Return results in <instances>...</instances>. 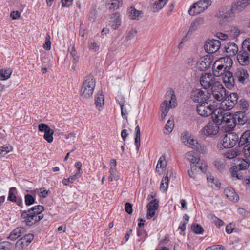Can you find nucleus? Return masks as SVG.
<instances>
[{
    "label": "nucleus",
    "instance_id": "f257e3e1",
    "mask_svg": "<svg viewBox=\"0 0 250 250\" xmlns=\"http://www.w3.org/2000/svg\"><path fill=\"white\" fill-rule=\"evenodd\" d=\"M43 210V206L40 205L35 206L28 210L23 211L21 219L26 225L31 226L43 218V214L42 212Z\"/></svg>",
    "mask_w": 250,
    "mask_h": 250
},
{
    "label": "nucleus",
    "instance_id": "f03ea898",
    "mask_svg": "<svg viewBox=\"0 0 250 250\" xmlns=\"http://www.w3.org/2000/svg\"><path fill=\"white\" fill-rule=\"evenodd\" d=\"M240 163L232 166L229 169L231 176L233 178L243 181L246 186L250 184V178L247 174L246 169L249 167L250 162L248 160H240Z\"/></svg>",
    "mask_w": 250,
    "mask_h": 250
},
{
    "label": "nucleus",
    "instance_id": "7ed1b4c3",
    "mask_svg": "<svg viewBox=\"0 0 250 250\" xmlns=\"http://www.w3.org/2000/svg\"><path fill=\"white\" fill-rule=\"evenodd\" d=\"M197 112L199 115L203 117L211 116L212 120L217 118L218 114L221 113V108H217L214 102L206 101L197 106Z\"/></svg>",
    "mask_w": 250,
    "mask_h": 250
},
{
    "label": "nucleus",
    "instance_id": "20e7f679",
    "mask_svg": "<svg viewBox=\"0 0 250 250\" xmlns=\"http://www.w3.org/2000/svg\"><path fill=\"white\" fill-rule=\"evenodd\" d=\"M217 118L214 119V121L220 125L223 123H226L229 129L233 130L236 125V119L235 115L228 112H225L224 110L221 108V113L217 115Z\"/></svg>",
    "mask_w": 250,
    "mask_h": 250
},
{
    "label": "nucleus",
    "instance_id": "39448f33",
    "mask_svg": "<svg viewBox=\"0 0 250 250\" xmlns=\"http://www.w3.org/2000/svg\"><path fill=\"white\" fill-rule=\"evenodd\" d=\"M95 86V81L92 76L85 77L81 89V96L84 98L92 96Z\"/></svg>",
    "mask_w": 250,
    "mask_h": 250
},
{
    "label": "nucleus",
    "instance_id": "423d86ee",
    "mask_svg": "<svg viewBox=\"0 0 250 250\" xmlns=\"http://www.w3.org/2000/svg\"><path fill=\"white\" fill-rule=\"evenodd\" d=\"M239 137L234 132L226 134L223 137L220 144H218L217 147L221 149L223 148H229L234 146L238 142Z\"/></svg>",
    "mask_w": 250,
    "mask_h": 250
},
{
    "label": "nucleus",
    "instance_id": "0eeeda50",
    "mask_svg": "<svg viewBox=\"0 0 250 250\" xmlns=\"http://www.w3.org/2000/svg\"><path fill=\"white\" fill-rule=\"evenodd\" d=\"M211 4L210 0H203L198 1L192 5L188 10L190 15H198L207 9Z\"/></svg>",
    "mask_w": 250,
    "mask_h": 250
},
{
    "label": "nucleus",
    "instance_id": "6e6552de",
    "mask_svg": "<svg viewBox=\"0 0 250 250\" xmlns=\"http://www.w3.org/2000/svg\"><path fill=\"white\" fill-rule=\"evenodd\" d=\"M186 159L189 161L191 163L192 170H196L197 168L201 170L203 172L206 171V166L204 167L200 165L199 161L200 160L198 154L194 151H189L185 154Z\"/></svg>",
    "mask_w": 250,
    "mask_h": 250
},
{
    "label": "nucleus",
    "instance_id": "1a4fd4ad",
    "mask_svg": "<svg viewBox=\"0 0 250 250\" xmlns=\"http://www.w3.org/2000/svg\"><path fill=\"white\" fill-rule=\"evenodd\" d=\"M212 93L214 98L218 101L225 100L226 96V90L223 85L217 82L211 87Z\"/></svg>",
    "mask_w": 250,
    "mask_h": 250
},
{
    "label": "nucleus",
    "instance_id": "9d476101",
    "mask_svg": "<svg viewBox=\"0 0 250 250\" xmlns=\"http://www.w3.org/2000/svg\"><path fill=\"white\" fill-rule=\"evenodd\" d=\"M210 97V94L206 90L203 91L200 89L192 90L191 98L194 102L202 103L208 101Z\"/></svg>",
    "mask_w": 250,
    "mask_h": 250
},
{
    "label": "nucleus",
    "instance_id": "9b49d317",
    "mask_svg": "<svg viewBox=\"0 0 250 250\" xmlns=\"http://www.w3.org/2000/svg\"><path fill=\"white\" fill-rule=\"evenodd\" d=\"M220 124L213 122H209L200 131V132L205 136H209L215 135L219 131Z\"/></svg>",
    "mask_w": 250,
    "mask_h": 250
},
{
    "label": "nucleus",
    "instance_id": "f8f14e48",
    "mask_svg": "<svg viewBox=\"0 0 250 250\" xmlns=\"http://www.w3.org/2000/svg\"><path fill=\"white\" fill-rule=\"evenodd\" d=\"M235 10L233 9V5L231 8L229 7H222L220 9L216 16L224 21H228L229 18L234 16Z\"/></svg>",
    "mask_w": 250,
    "mask_h": 250
},
{
    "label": "nucleus",
    "instance_id": "ddd939ff",
    "mask_svg": "<svg viewBox=\"0 0 250 250\" xmlns=\"http://www.w3.org/2000/svg\"><path fill=\"white\" fill-rule=\"evenodd\" d=\"M170 97L171 99L168 102L167 100H165L161 104L160 109L162 112V117L163 118L167 115L170 108H175L177 105L175 95L172 94Z\"/></svg>",
    "mask_w": 250,
    "mask_h": 250
},
{
    "label": "nucleus",
    "instance_id": "4468645a",
    "mask_svg": "<svg viewBox=\"0 0 250 250\" xmlns=\"http://www.w3.org/2000/svg\"><path fill=\"white\" fill-rule=\"evenodd\" d=\"M221 42L218 40H208L205 43L204 49L206 52L212 54L218 50L221 46Z\"/></svg>",
    "mask_w": 250,
    "mask_h": 250
},
{
    "label": "nucleus",
    "instance_id": "2eb2a0df",
    "mask_svg": "<svg viewBox=\"0 0 250 250\" xmlns=\"http://www.w3.org/2000/svg\"><path fill=\"white\" fill-rule=\"evenodd\" d=\"M239 96L236 93H231L228 97V100H223L221 105L225 110H229L231 109L238 103Z\"/></svg>",
    "mask_w": 250,
    "mask_h": 250
},
{
    "label": "nucleus",
    "instance_id": "dca6fc26",
    "mask_svg": "<svg viewBox=\"0 0 250 250\" xmlns=\"http://www.w3.org/2000/svg\"><path fill=\"white\" fill-rule=\"evenodd\" d=\"M200 83L206 90L209 88L218 81H215L214 76L211 73H205L200 79Z\"/></svg>",
    "mask_w": 250,
    "mask_h": 250
},
{
    "label": "nucleus",
    "instance_id": "f3484780",
    "mask_svg": "<svg viewBox=\"0 0 250 250\" xmlns=\"http://www.w3.org/2000/svg\"><path fill=\"white\" fill-rule=\"evenodd\" d=\"M228 70L222 76L223 83L228 89H231L234 86L235 79L232 73Z\"/></svg>",
    "mask_w": 250,
    "mask_h": 250
},
{
    "label": "nucleus",
    "instance_id": "a211bd4d",
    "mask_svg": "<svg viewBox=\"0 0 250 250\" xmlns=\"http://www.w3.org/2000/svg\"><path fill=\"white\" fill-rule=\"evenodd\" d=\"M235 81L237 80L240 83L244 84L246 80L248 79L249 75L247 70L243 68H238L234 74Z\"/></svg>",
    "mask_w": 250,
    "mask_h": 250
},
{
    "label": "nucleus",
    "instance_id": "6ab92c4d",
    "mask_svg": "<svg viewBox=\"0 0 250 250\" xmlns=\"http://www.w3.org/2000/svg\"><path fill=\"white\" fill-rule=\"evenodd\" d=\"M237 59L239 64L242 66L248 65L250 63V54L242 49L237 53Z\"/></svg>",
    "mask_w": 250,
    "mask_h": 250
},
{
    "label": "nucleus",
    "instance_id": "aec40b11",
    "mask_svg": "<svg viewBox=\"0 0 250 250\" xmlns=\"http://www.w3.org/2000/svg\"><path fill=\"white\" fill-rule=\"evenodd\" d=\"M173 171L171 168H167L166 176L164 177L161 182L160 189L162 192L167 190L169 182V178L172 177L173 175Z\"/></svg>",
    "mask_w": 250,
    "mask_h": 250
},
{
    "label": "nucleus",
    "instance_id": "412c9836",
    "mask_svg": "<svg viewBox=\"0 0 250 250\" xmlns=\"http://www.w3.org/2000/svg\"><path fill=\"white\" fill-rule=\"evenodd\" d=\"M212 60L208 56L201 58L197 63L198 69L200 71H206L210 67Z\"/></svg>",
    "mask_w": 250,
    "mask_h": 250
},
{
    "label": "nucleus",
    "instance_id": "4be33fe9",
    "mask_svg": "<svg viewBox=\"0 0 250 250\" xmlns=\"http://www.w3.org/2000/svg\"><path fill=\"white\" fill-rule=\"evenodd\" d=\"M26 229L23 227H17L12 231L8 239L14 241L26 233Z\"/></svg>",
    "mask_w": 250,
    "mask_h": 250
},
{
    "label": "nucleus",
    "instance_id": "5701e85b",
    "mask_svg": "<svg viewBox=\"0 0 250 250\" xmlns=\"http://www.w3.org/2000/svg\"><path fill=\"white\" fill-rule=\"evenodd\" d=\"M224 49L227 53V55L229 57L234 56L238 53V47L234 42H228L225 47Z\"/></svg>",
    "mask_w": 250,
    "mask_h": 250
},
{
    "label": "nucleus",
    "instance_id": "b1692460",
    "mask_svg": "<svg viewBox=\"0 0 250 250\" xmlns=\"http://www.w3.org/2000/svg\"><path fill=\"white\" fill-rule=\"evenodd\" d=\"M225 196L231 202H237L239 200V196L231 187H227L224 191Z\"/></svg>",
    "mask_w": 250,
    "mask_h": 250
},
{
    "label": "nucleus",
    "instance_id": "393cba45",
    "mask_svg": "<svg viewBox=\"0 0 250 250\" xmlns=\"http://www.w3.org/2000/svg\"><path fill=\"white\" fill-rule=\"evenodd\" d=\"M250 4V0H237L233 5L235 12H239Z\"/></svg>",
    "mask_w": 250,
    "mask_h": 250
},
{
    "label": "nucleus",
    "instance_id": "a878e982",
    "mask_svg": "<svg viewBox=\"0 0 250 250\" xmlns=\"http://www.w3.org/2000/svg\"><path fill=\"white\" fill-rule=\"evenodd\" d=\"M32 194H34L35 197H37L39 201L42 198H44L48 195V191L44 188L36 189L31 191Z\"/></svg>",
    "mask_w": 250,
    "mask_h": 250
},
{
    "label": "nucleus",
    "instance_id": "bb28decb",
    "mask_svg": "<svg viewBox=\"0 0 250 250\" xmlns=\"http://www.w3.org/2000/svg\"><path fill=\"white\" fill-rule=\"evenodd\" d=\"M168 0H152V10L154 12H158L166 4Z\"/></svg>",
    "mask_w": 250,
    "mask_h": 250
},
{
    "label": "nucleus",
    "instance_id": "cd10ccee",
    "mask_svg": "<svg viewBox=\"0 0 250 250\" xmlns=\"http://www.w3.org/2000/svg\"><path fill=\"white\" fill-rule=\"evenodd\" d=\"M236 121L237 120L238 124L240 125H243L247 121L248 117L245 111L237 112L235 114Z\"/></svg>",
    "mask_w": 250,
    "mask_h": 250
},
{
    "label": "nucleus",
    "instance_id": "c85d7f7f",
    "mask_svg": "<svg viewBox=\"0 0 250 250\" xmlns=\"http://www.w3.org/2000/svg\"><path fill=\"white\" fill-rule=\"evenodd\" d=\"M229 69V68L227 66H225L223 64H219L217 66L216 69L213 71V75L216 77L222 76L225 72L227 71Z\"/></svg>",
    "mask_w": 250,
    "mask_h": 250
},
{
    "label": "nucleus",
    "instance_id": "c756f323",
    "mask_svg": "<svg viewBox=\"0 0 250 250\" xmlns=\"http://www.w3.org/2000/svg\"><path fill=\"white\" fill-rule=\"evenodd\" d=\"M118 104L120 106L121 110V115L124 119H127L128 110L127 108L125 105V99L121 98L120 100H118Z\"/></svg>",
    "mask_w": 250,
    "mask_h": 250
},
{
    "label": "nucleus",
    "instance_id": "7c9ffc66",
    "mask_svg": "<svg viewBox=\"0 0 250 250\" xmlns=\"http://www.w3.org/2000/svg\"><path fill=\"white\" fill-rule=\"evenodd\" d=\"M159 204H148L147 206V210L146 218L148 219L153 217L155 213L156 210L158 208Z\"/></svg>",
    "mask_w": 250,
    "mask_h": 250
},
{
    "label": "nucleus",
    "instance_id": "2f4dec72",
    "mask_svg": "<svg viewBox=\"0 0 250 250\" xmlns=\"http://www.w3.org/2000/svg\"><path fill=\"white\" fill-rule=\"evenodd\" d=\"M129 17L132 20H138L142 14L141 11L137 10L135 8L131 7L128 10Z\"/></svg>",
    "mask_w": 250,
    "mask_h": 250
},
{
    "label": "nucleus",
    "instance_id": "473e14b6",
    "mask_svg": "<svg viewBox=\"0 0 250 250\" xmlns=\"http://www.w3.org/2000/svg\"><path fill=\"white\" fill-rule=\"evenodd\" d=\"M12 70L10 68L1 69L0 70V80H6L10 78Z\"/></svg>",
    "mask_w": 250,
    "mask_h": 250
},
{
    "label": "nucleus",
    "instance_id": "72a5a7b5",
    "mask_svg": "<svg viewBox=\"0 0 250 250\" xmlns=\"http://www.w3.org/2000/svg\"><path fill=\"white\" fill-rule=\"evenodd\" d=\"M111 19L115 23L112 25V27L114 29H116L121 24V19L119 13H114L112 14L111 15Z\"/></svg>",
    "mask_w": 250,
    "mask_h": 250
},
{
    "label": "nucleus",
    "instance_id": "f704fd0d",
    "mask_svg": "<svg viewBox=\"0 0 250 250\" xmlns=\"http://www.w3.org/2000/svg\"><path fill=\"white\" fill-rule=\"evenodd\" d=\"M104 95L99 92L95 96V101L96 107H102L104 104Z\"/></svg>",
    "mask_w": 250,
    "mask_h": 250
},
{
    "label": "nucleus",
    "instance_id": "c9c22d12",
    "mask_svg": "<svg viewBox=\"0 0 250 250\" xmlns=\"http://www.w3.org/2000/svg\"><path fill=\"white\" fill-rule=\"evenodd\" d=\"M17 189L15 187L11 188L9 189L8 196V200L12 202H17Z\"/></svg>",
    "mask_w": 250,
    "mask_h": 250
},
{
    "label": "nucleus",
    "instance_id": "e433bc0d",
    "mask_svg": "<svg viewBox=\"0 0 250 250\" xmlns=\"http://www.w3.org/2000/svg\"><path fill=\"white\" fill-rule=\"evenodd\" d=\"M122 1L121 0H112L111 2L108 3V8L111 11H114L118 9L122 4Z\"/></svg>",
    "mask_w": 250,
    "mask_h": 250
},
{
    "label": "nucleus",
    "instance_id": "4c0bfd02",
    "mask_svg": "<svg viewBox=\"0 0 250 250\" xmlns=\"http://www.w3.org/2000/svg\"><path fill=\"white\" fill-rule=\"evenodd\" d=\"M28 245L29 244L21 238L16 243V247L17 250H24L27 248Z\"/></svg>",
    "mask_w": 250,
    "mask_h": 250
},
{
    "label": "nucleus",
    "instance_id": "58836bf2",
    "mask_svg": "<svg viewBox=\"0 0 250 250\" xmlns=\"http://www.w3.org/2000/svg\"><path fill=\"white\" fill-rule=\"evenodd\" d=\"M203 20L200 18L194 20L190 25L189 32L195 31L197 28L198 26L203 22Z\"/></svg>",
    "mask_w": 250,
    "mask_h": 250
},
{
    "label": "nucleus",
    "instance_id": "ea45409f",
    "mask_svg": "<svg viewBox=\"0 0 250 250\" xmlns=\"http://www.w3.org/2000/svg\"><path fill=\"white\" fill-rule=\"evenodd\" d=\"M239 154V151H236L234 150H230L226 152L224 154V156L228 158L229 159H231L233 158H235L236 156H238Z\"/></svg>",
    "mask_w": 250,
    "mask_h": 250
},
{
    "label": "nucleus",
    "instance_id": "a19ab883",
    "mask_svg": "<svg viewBox=\"0 0 250 250\" xmlns=\"http://www.w3.org/2000/svg\"><path fill=\"white\" fill-rule=\"evenodd\" d=\"M243 152L244 155L245 157V159H243L242 160H245L247 161H249V158H250V143H248L246 144L243 148Z\"/></svg>",
    "mask_w": 250,
    "mask_h": 250
},
{
    "label": "nucleus",
    "instance_id": "79ce46f5",
    "mask_svg": "<svg viewBox=\"0 0 250 250\" xmlns=\"http://www.w3.org/2000/svg\"><path fill=\"white\" fill-rule=\"evenodd\" d=\"M241 49L250 53V38L244 40L242 43Z\"/></svg>",
    "mask_w": 250,
    "mask_h": 250
},
{
    "label": "nucleus",
    "instance_id": "37998d69",
    "mask_svg": "<svg viewBox=\"0 0 250 250\" xmlns=\"http://www.w3.org/2000/svg\"><path fill=\"white\" fill-rule=\"evenodd\" d=\"M13 245L12 243L8 241L0 242V250H11Z\"/></svg>",
    "mask_w": 250,
    "mask_h": 250
},
{
    "label": "nucleus",
    "instance_id": "c03bdc74",
    "mask_svg": "<svg viewBox=\"0 0 250 250\" xmlns=\"http://www.w3.org/2000/svg\"><path fill=\"white\" fill-rule=\"evenodd\" d=\"M68 51L70 52L71 55L73 57V62L75 63H77L79 60V57L77 55V52L75 50L74 46L69 47Z\"/></svg>",
    "mask_w": 250,
    "mask_h": 250
},
{
    "label": "nucleus",
    "instance_id": "a18cd8bd",
    "mask_svg": "<svg viewBox=\"0 0 250 250\" xmlns=\"http://www.w3.org/2000/svg\"><path fill=\"white\" fill-rule=\"evenodd\" d=\"M53 134L54 131L52 129H50L49 131H48L44 133L43 138L47 141L48 143H51L53 140Z\"/></svg>",
    "mask_w": 250,
    "mask_h": 250
},
{
    "label": "nucleus",
    "instance_id": "49530a36",
    "mask_svg": "<svg viewBox=\"0 0 250 250\" xmlns=\"http://www.w3.org/2000/svg\"><path fill=\"white\" fill-rule=\"evenodd\" d=\"M166 161L165 157L164 155H162V156L160 157V158H159V159L158 160V164H157L156 167V170H157V169L159 167H160L162 169H163L164 168H165L166 167Z\"/></svg>",
    "mask_w": 250,
    "mask_h": 250
},
{
    "label": "nucleus",
    "instance_id": "de8ad7c7",
    "mask_svg": "<svg viewBox=\"0 0 250 250\" xmlns=\"http://www.w3.org/2000/svg\"><path fill=\"white\" fill-rule=\"evenodd\" d=\"M191 137L188 131H185L184 132L181 137V139L182 142V143L186 146L187 144H188L189 141V140L190 138Z\"/></svg>",
    "mask_w": 250,
    "mask_h": 250
},
{
    "label": "nucleus",
    "instance_id": "09e8293b",
    "mask_svg": "<svg viewBox=\"0 0 250 250\" xmlns=\"http://www.w3.org/2000/svg\"><path fill=\"white\" fill-rule=\"evenodd\" d=\"M12 147L11 146H4L0 147V155L4 156L8 152L11 151Z\"/></svg>",
    "mask_w": 250,
    "mask_h": 250
},
{
    "label": "nucleus",
    "instance_id": "8fccbe9b",
    "mask_svg": "<svg viewBox=\"0 0 250 250\" xmlns=\"http://www.w3.org/2000/svg\"><path fill=\"white\" fill-rule=\"evenodd\" d=\"M188 143L187 144L186 146L192 148H197L198 144L196 140L190 137Z\"/></svg>",
    "mask_w": 250,
    "mask_h": 250
},
{
    "label": "nucleus",
    "instance_id": "3c124183",
    "mask_svg": "<svg viewBox=\"0 0 250 250\" xmlns=\"http://www.w3.org/2000/svg\"><path fill=\"white\" fill-rule=\"evenodd\" d=\"M239 104L240 105V108L244 110L245 112L246 110H248L249 107V104L244 99H241L239 101Z\"/></svg>",
    "mask_w": 250,
    "mask_h": 250
},
{
    "label": "nucleus",
    "instance_id": "603ef678",
    "mask_svg": "<svg viewBox=\"0 0 250 250\" xmlns=\"http://www.w3.org/2000/svg\"><path fill=\"white\" fill-rule=\"evenodd\" d=\"M38 128L39 131L43 132L44 133L51 129L47 125L44 123L40 124L39 125Z\"/></svg>",
    "mask_w": 250,
    "mask_h": 250
},
{
    "label": "nucleus",
    "instance_id": "864d4df0",
    "mask_svg": "<svg viewBox=\"0 0 250 250\" xmlns=\"http://www.w3.org/2000/svg\"><path fill=\"white\" fill-rule=\"evenodd\" d=\"M213 223L217 227H220L225 225L224 222L220 219L216 217L215 216H213L212 217Z\"/></svg>",
    "mask_w": 250,
    "mask_h": 250
},
{
    "label": "nucleus",
    "instance_id": "5fc2aeb1",
    "mask_svg": "<svg viewBox=\"0 0 250 250\" xmlns=\"http://www.w3.org/2000/svg\"><path fill=\"white\" fill-rule=\"evenodd\" d=\"M37 198L34 194H27L25 196V203H35V200Z\"/></svg>",
    "mask_w": 250,
    "mask_h": 250
},
{
    "label": "nucleus",
    "instance_id": "6e6d98bb",
    "mask_svg": "<svg viewBox=\"0 0 250 250\" xmlns=\"http://www.w3.org/2000/svg\"><path fill=\"white\" fill-rule=\"evenodd\" d=\"M89 49L94 52L97 51L100 48L99 45L95 42H90L88 46Z\"/></svg>",
    "mask_w": 250,
    "mask_h": 250
},
{
    "label": "nucleus",
    "instance_id": "4d7b16f0",
    "mask_svg": "<svg viewBox=\"0 0 250 250\" xmlns=\"http://www.w3.org/2000/svg\"><path fill=\"white\" fill-rule=\"evenodd\" d=\"M238 212L239 214L245 217H250V211H247L243 208H239L238 209Z\"/></svg>",
    "mask_w": 250,
    "mask_h": 250
},
{
    "label": "nucleus",
    "instance_id": "13d9d810",
    "mask_svg": "<svg viewBox=\"0 0 250 250\" xmlns=\"http://www.w3.org/2000/svg\"><path fill=\"white\" fill-rule=\"evenodd\" d=\"M192 230L196 234H203L204 231L203 228L198 224L194 225Z\"/></svg>",
    "mask_w": 250,
    "mask_h": 250
},
{
    "label": "nucleus",
    "instance_id": "bf43d9fd",
    "mask_svg": "<svg viewBox=\"0 0 250 250\" xmlns=\"http://www.w3.org/2000/svg\"><path fill=\"white\" fill-rule=\"evenodd\" d=\"M174 127V123L172 121H171L169 120L166 125H165V129L168 131V132L170 133L173 128Z\"/></svg>",
    "mask_w": 250,
    "mask_h": 250
},
{
    "label": "nucleus",
    "instance_id": "052dcab7",
    "mask_svg": "<svg viewBox=\"0 0 250 250\" xmlns=\"http://www.w3.org/2000/svg\"><path fill=\"white\" fill-rule=\"evenodd\" d=\"M34 236L33 234L29 233L27 235H25L21 238L23 239L24 241H25L28 244H29L34 239Z\"/></svg>",
    "mask_w": 250,
    "mask_h": 250
},
{
    "label": "nucleus",
    "instance_id": "680f3d73",
    "mask_svg": "<svg viewBox=\"0 0 250 250\" xmlns=\"http://www.w3.org/2000/svg\"><path fill=\"white\" fill-rule=\"evenodd\" d=\"M245 137L243 136V134H242L238 142V146L239 147L244 145L245 146L246 144H247L248 143H249L248 141H247V140H246Z\"/></svg>",
    "mask_w": 250,
    "mask_h": 250
},
{
    "label": "nucleus",
    "instance_id": "e2e57ef3",
    "mask_svg": "<svg viewBox=\"0 0 250 250\" xmlns=\"http://www.w3.org/2000/svg\"><path fill=\"white\" fill-rule=\"evenodd\" d=\"M109 172L110 174L113 176L115 180L117 181L118 180L119 176L116 173V170L115 168L110 167Z\"/></svg>",
    "mask_w": 250,
    "mask_h": 250
},
{
    "label": "nucleus",
    "instance_id": "0e129e2a",
    "mask_svg": "<svg viewBox=\"0 0 250 250\" xmlns=\"http://www.w3.org/2000/svg\"><path fill=\"white\" fill-rule=\"evenodd\" d=\"M230 32L234 38H236L240 34V31L236 27L232 28Z\"/></svg>",
    "mask_w": 250,
    "mask_h": 250
},
{
    "label": "nucleus",
    "instance_id": "69168bd1",
    "mask_svg": "<svg viewBox=\"0 0 250 250\" xmlns=\"http://www.w3.org/2000/svg\"><path fill=\"white\" fill-rule=\"evenodd\" d=\"M137 31L135 29H131L128 33L126 36L127 40H130L137 34Z\"/></svg>",
    "mask_w": 250,
    "mask_h": 250
},
{
    "label": "nucleus",
    "instance_id": "338daca9",
    "mask_svg": "<svg viewBox=\"0 0 250 250\" xmlns=\"http://www.w3.org/2000/svg\"><path fill=\"white\" fill-rule=\"evenodd\" d=\"M207 179L208 184L212 187H213V183H214L215 180L214 177L210 175H207Z\"/></svg>",
    "mask_w": 250,
    "mask_h": 250
},
{
    "label": "nucleus",
    "instance_id": "774afa93",
    "mask_svg": "<svg viewBox=\"0 0 250 250\" xmlns=\"http://www.w3.org/2000/svg\"><path fill=\"white\" fill-rule=\"evenodd\" d=\"M10 16L14 20L17 19L20 17V13L18 11H13L10 13Z\"/></svg>",
    "mask_w": 250,
    "mask_h": 250
}]
</instances>
